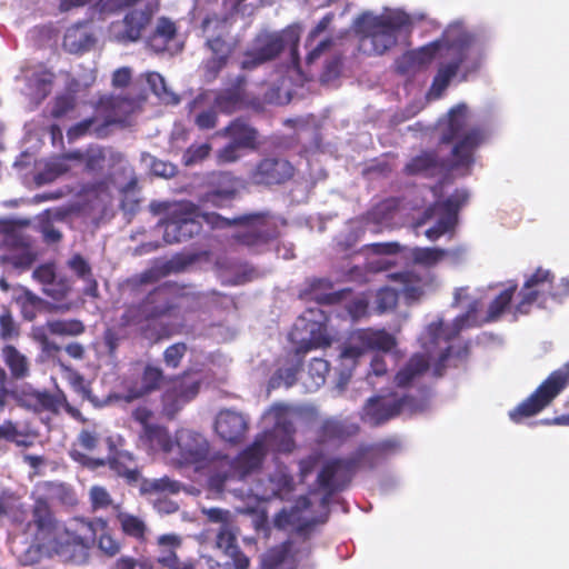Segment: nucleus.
<instances>
[{"label": "nucleus", "instance_id": "1", "mask_svg": "<svg viewBox=\"0 0 569 569\" xmlns=\"http://www.w3.org/2000/svg\"><path fill=\"white\" fill-rule=\"evenodd\" d=\"M440 131L439 142L452 143L450 158L441 159L436 150H423L405 164L403 174L432 178L445 170L470 172L475 152L486 140V131L481 127L468 128V107L465 103L452 107L440 123Z\"/></svg>", "mask_w": 569, "mask_h": 569}, {"label": "nucleus", "instance_id": "2", "mask_svg": "<svg viewBox=\"0 0 569 569\" xmlns=\"http://www.w3.org/2000/svg\"><path fill=\"white\" fill-rule=\"evenodd\" d=\"M27 530L31 533L32 542L38 550L66 560H77L87 556L97 538V529L92 521L76 519L72 527H66L56 518L43 498L34 501Z\"/></svg>", "mask_w": 569, "mask_h": 569}, {"label": "nucleus", "instance_id": "3", "mask_svg": "<svg viewBox=\"0 0 569 569\" xmlns=\"http://www.w3.org/2000/svg\"><path fill=\"white\" fill-rule=\"evenodd\" d=\"M27 530L31 533L32 542L38 550L66 560H77L87 556L97 538V529L92 521L76 519L72 527H66L56 518L43 498L34 501Z\"/></svg>", "mask_w": 569, "mask_h": 569}, {"label": "nucleus", "instance_id": "4", "mask_svg": "<svg viewBox=\"0 0 569 569\" xmlns=\"http://www.w3.org/2000/svg\"><path fill=\"white\" fill-rule=\"evenodd\" d=\"M400 443L396 439H386L378 443L360 447L348 458H335L327 461L317 476V483L325 491L322 503L350 483L355 472L360 469L373 470L382 465L389 455L397 451Z\"/></svg>", "mask_w": 569, "mask_h": 569}, {"label": "nucleus", "instance_id": "5", "mask_svg": "<svg viewBox=\"0 0 569 569\" xmlns=\"http://www.w3.org/2000/svg\"><path fill=\"white\" fill-rule=\"evenodd\" d=\"M204 219L218 228L240 227L232 239L240 246L254 252H261L280 236L279 227L269 211H259L237 216L232 219L218 213L204 214Z\"/></svg>", "mask_w": 569, "mask_h": 569}, {"label": "nucleus", "instance_id": "6", "mask_svg": "<svg viewBox=\"0 0 569 569\" xmlns=\"http://www.w3.org/2000/svg\"><path fill=\"white\" fill-rule=\"evenodd\" d=\"M268 453L266 436H256L251 445L231 459L227 455L218 456L212 461L214 470L210 471L208 483L216 491H223L229 480H243L258 471Z\"/></svg>", "mask_w": 569, "mask_h": 569}, {"label": "nucleus", "instance_id": "7", "mask_svg": "<svg viewBox=\"0 0 569 569\" xmlns=\"http://www.w3.org/2000/svg\"><path fill=\"white\" fill-rule=\"evenodd\" d=\"M428 407L429 395L427 390H422L420 397L390 392L370 398L365 406V415L373 426H379L402 412L415 415L426 411Z\"/></svg>", "mask_w": 569, "mask_h": 569}, {"label": "nucleus", "instance_id": "8", "mask_svg": "<svg viewBox=\"0 0 569 569\" xmlns=\"http://www.w3.org/2000/svg\"><path fill=\"white\" fill-rule=\"evenodd\" d=\"M411 24L408 13L402 10H388L363 22V39L370 40L372 51L382 54L397 43L398 33Z\"/></svg>", "mask_w": 569, "mask_h": 569}, {"label": "nucleus", "instance_id": "9", "mask_svg": "<svg viewBox=\"0 0 569 569\" xmlns=\"http://www.w3.org/2000/svg\"><path fill=\"white\" fill-rule=\"evenodd\" d=\"M569 383V360L552 371L527 399L509 412L513 422H521L542 411Z\"/></svg>", "mask_w": 569, "mask_h": 569}, {"label": "nucleus", "instance_id": "10", "mask_svg": "<svg viewBox=\"0 0 569 569\" xmlns=\"http://www.w3.org/2000/svg\"><path fill=\"white\" fill-rule=\"evenodd\" d=\"M179 309L171 286L163 283L151 290L140 302L124 308V320L141 325L164 317H171Z\"/></svg>", "mask_w": 569, "mask_h": 569}, {"label": "nucleus", "instance_id": "11", "mask_svg": "<svg viewBox=\"0 0 569 569\" xmlns=\"http://www.w3.org/2000/svg\"><path fill=\"white\" fill-rule=\"evenodd\" d=\"M286 42L290 43L292 66L295 69L300 70L299 34L295 31L287 32L284 36L278 33H263L258 36L254 40L253 50L246 54L251 59L242 62L243 68L257 67L274 59L283 50Z\"/></svg>", "mask_w": 569, "mask_h": 569}, {"label": "nucleus", "instance_id": "12", "mask_svg": "<svg viewBox=\"0 0 569 569\" xmlns=\"http://www.w3.org/2000/svg\"><path fill=\"white\" fill-rule=\"evenodd\" d=\"M152 18L153 10L149 4L129 9L121 19L109 24V38L120 44L137 42L151 24Z\"/></svg>", "mask_w": 569, "mask_h": 569}, {"label": "nucleus", "instance_id": "13", "mask_svg": "<svg viewBox=\"0 0 569 569\" xmlns=\"http://www.w3.org/2000/svg\"><path fill=\"white\" fill-rule=\"evenodd\" d=\"M555 274L549 269L538 267L525 281L519 301L515 307V315H528L533 303L543 306L552 299Z\"/></svg>", "mask_w": 569, "mask_h": 569}, {"label": "nucleus", "instance_id": "14", "mask_svg": "<svg viewBox=\"0 0 569 569\" xmlns=\"http://www.w3.org/2000/svg\"><path fill=\"white\" fill-rule=\"evenodd\" d=\"M199 208L192 202H181L171 212L166 223L163 240L167 243L182 242L201 232Z\"/></svg>", "mask_w": 569, "mask_h": 569}, {"label": "nucleus", "instance_id": "15", "mask_svg": "<svg viewBox=\"0 0 569 569\" xmlns=\"http://www.w3.org/2000/svg\"><path fill=\"white\" fill-rule=\"evenodd\" d=\"M177 456L176 461L181 467L193 466L197 470L203 468L210 460V445L208 440L199 432L192 430H181L176 436Z\"/></svg>", "mask_w": 569, "mask_h": 569}, {"label": "nucleus", "instance_id": "16", "mask_svg": "<svg viewBox=\"0 0 569 569\" xmlns=\"http://www.w3.org/2000/svg\"><path fill=\"white\" fill-rule=\"evenodd\" d=\"M295 174L296 168L288 159L268 156L252 167L248 178L254 186L273 187L286 184Z\"/></svg>", "mask_w": 569, "mask_h": 569}, {"label": "nucleus", "instance_id": "17", "mask_svg": "<svg viewBox=\"0 0 569 569\" xmlns=\"http://www.w3.org/2000/svg\"><path fill=\"white\" fill-rule=\"evenodd\" d=\"M201 387V380L191 379L190 370L171 378V387L161 396L162 409L167 417L173 418L181 408L193 400Z\"/></svg>", "mask_w": 569, "mask_h": 569}, {"label": "nucleus", "instance_id": "18", "mask_svg": "<svg viewBox=\"0 0 569 569\" xmlns=\"http://www.w3.org/2000/svg\"><path fill=\"white\" fill-rule=\"evenodd\" d=\"M470 33L461 23H451L443 30L439 39L413 50L415 60L421 67L431 62L437 56L451 54V50L459 43H463L465 38Z\"/></svg>", "mask_w": 569, "mask_h": 569}, {"label": "nucleus", "instance_id": "19", "mask_svg": "<svg viewBox=\"0 0 569 569\" xmlns=\"http://www.w3.org/2000/svg\"><path fill=\"white\" fill-rule=\"evenodd\" d=\"M463 41V43H459L457 48L451 50V54H441L442 58H449L450 61L441 63L433 77L430 92L436 98L441 97L451 79L458 73L461 64L468 59L469 52L476 42V38L470 33Z\"/></svg>", "mask_w": 569, "mask_h": 569}, {"label": "nucleus", "instance_id": "20", "mask_svg": "<svg viewBox=\"0 0 569 569\" xmlns=\"http://www.w3.org/2000/svg\"><path fill=\"white\" fill-rule=\"evenodd\" d=\"M289 408L282 405L273 407L274 425L272 429L258 436H266V443L274 445L277 451L289 453L295 447L296 427L289 413Z\"/></svg>", "mask_w": 569, "mask_h": 569}, {"label": "nucleus", "instance_id": "21", "mask_svg": "<svg viewBox=\"0 0 569 569\" xmlns=\"http://www.w3.org/2000/svg\"><path fill=\"white\" fill-rule=\"evenodd\" d=\"M209 190L200 201L216 208L230 204L238 194V179L228 171L212 172L208 178Z\"/></svg>", "mask_w": 569, "mask_h": 569}, {"label": "nucleus", "instance_id": "22", "mask_svg": "<svg viewBox=\"0 0 569 569\" xmlns=\"http://www.w3.org/2000/svg\"><path fill=\"white\" fill-rule=\"evenodd\" d=\"M166 375L159 366L146 363L141 370L140 380H124L122 399L131 402L144 398L161 389Z\"/></svg>", "mask_w": 569, "mask_h": 569}, {"label": "nucleus", "instance_id": "23", "mask_svg": "<svg viewBox=\"0 0 569 569\" xmlns=\"http://www.w3.org/2000/svg\"><path fill=\"white\" fill-rule=\"evenodd\" d=\"M358 342L342 351L345 358H357L367 350L390 351L397 343L396 338L386 330L361 329L352 337Z\"/></svg>", "mask_w": 569, "mask_h": 569}, {"label": "nucleus", "instance_id": "24", "mask_svg": "<svg viewBox=\"0 0 569 569\" xmlns=\"http://www.w3.org/2000/svg\"><path fill=\"white\" fill-rule=\"evenodd\" d=\"M249 429L248 419L233 410H221L214 422L217 435L226 442L238 445L243 441Z\"/></svg>", "mask_w": 569, "mask_h": 569}, {"label": "nucleus", "instance_id": "25", "mask_svg": "<svg viewBox=\"0 0 569 569\" xmlns=\"http://www.w3.org/2000/svg\"><path fill=\"white\" fill-rule=\"evenodd\" d=\"M216 545L232 561L231 565L236 569H248L250 566L249 558L241 551L237 543V533L233 523L228 527H220Z\"/></svg>", "mask_w": 569, "mask_h": 569}, {"label": "nucleus", "instance_id": "26", "mask_svg": "<svg viewBox=\"0 0 569 569\" xmlns=\"http://www.w3.org/2000/svg\"><path fill=\"white\" fill-rule=\"evenodd\" d=\"M469 194L465 190H456L450 197H448L441 203H433L425 209L421 217L418 219L417 224L421 226L432 219L438 209L453 221L458 222V212L462 206L467 203Z\"/></svg>", "mask_w": 569, "mask_h": 569}, {"label": "nucleus", "instance_id": "27", "mask_svg": "<svg viewBox=\"0 0 569 569\" xmlns=\"http://www.w3.org/2000/svg\"><path fill=\"white\" fill-rule=\"evenodd\" d=\"M333 283L328 278H313L308 287L301 292L307 300H315L319 305L331 306L342 299V291H332Z\"/></svg>", "mask_w": 569, "mask_h": 569}, {"label": "nucleus", "instance_id": "28", "mask_svg": "<svg viewBox=\"0 0 569 569\" xmlns=\"http://www.w3.org/2000/svg\"><path fill=\"white\" fill-rule=\"evenodd\" d=\"M0 356L13 380H24L30 376L31 365L28 357L13 345L6 343L0 350Z\"/></svg>", "mask_w": 569, "mask_h": 569}, {"label": "nucleus", "instance_id": "29", "mask_svg": "<svg viewBox=\"0 0 569 569\" xmlns=\"http://www.w3.org/2000/svg\"><path fill=\"white\" fill-rule=\"evenodd\" d=\"M244 84L246 78L243 76H239L231 88H227L217 94L214 106L221 112L227 114L239 110L243 106L246 99Z\"/></svg>", "mask_w": 569, "mask_h": 569}, {"label": "nucleus", "instance_id": "30", "mask_svg": "<svg viewBox=\"0 0 569 569\" xmlns=\"http://www.w3.org/2000/svg\"><path fill=\"white\" fill-rule=\"evenodd\" d=\"M109 468L117 473L120 478L132 486L141 479V473L134 463V456L126 450L116 451V453L108 458Z\"/></svg>", "mask_w": 569, "mask_h": 569}, {"label": "nucleus", "instance_id": "31", "mask_svg": "<svg viewBox=\"0 0 569 569\" xmlns=\"http://www.w3.org/2000/svg\"><path fill=\"white\" fill-rule=\"evenodd\" d=\"M224 132L240 148L254 149L257 146L258 131L243 118L232 120Z\"/></svg>", "mask_w": 569, "mask_h": 569}, {"label": "nucleus", "instance_id": "32", "mask_svg": "<svg viewBox=\"0 0 569 569\" xmlns=\"http://www.w3.org/2000/svg\"><path fill=\"white\" fill-rule=\"evenodd\" d=\"M429 369V361L425 355H413L395 376L397 387L406 388L412 385Z\"/></svg>", "mask_w": 569, "mask_h": 569}, {"label": "nucleus", "instance_id": "33", "mask_svg": "<svg viewBox=\"0 0 569 569\" xmlns=\"http://www.w3.org/2000/svg\"><path fill=\"white\" fill-rule=\"evenodd\" d=\"M389 279L401 284L402 295L408 303L417 302L423 296L422 279L411 271L390 273Z\"/></svg>", "mask_w": 569, "mask_h": 569}, {"label": "nucleus", "instance_id": "34", "mask_svg": "<svg viewBox=\"0 0 569 569\" xmlns=\"http://www.w3.org/2000/svg\"><path fill=\"white\" fill-rule=\"evenodd\" d=\"M177 36V26L167 17H160L157 26L148 39V44L156 52H163L168 49V44Z\"/></svg>", "mask_w": 569, "mask_h": 569}, {"label": "nucleus", "instance_id": "35", "mask_svg": "<svg viewBox=\"0 0 569 569\" xmlns=\"http://www.w3.org/2000/svg\"><path fill=\"white\" fill-rule=\"evenodd\" d=\"M140 439L148 447L158 448L163 452H170L173 448V441L168 429L160 425L146 426V429L140 433Z\"/></svg>", "mask_w": 569, "mask_h": 569}, {"label": "nucleus", "instance_id": "36", "mask_svg": "<svg viewBox=\"0 0 569 569\" xmlns=\"http://www.w3.org/2000/svg\"><path fill=\"white\" fill-rule=\"evenodd\" d=\"M159 546L169 547L170 550L162 556L158 557V562L168 569H194L191 562H181L174 548L179 547L181 541L176 535H162L158 538Z\"/></svg>", "mask_w": 569, "mask_h": 569}, {"label": "nucleus", "instance_id": "37", "mask_svg": "<svg viewBox=\"0 0 569 569\" xmlns=\"http://www.w3.org/2000/svg\"><path fill=\"white\" fill-rule=\"evenodd\" d=\"M130 326H138L137 322L126 321L124 320V311L119 318V321L107 328L103 332V343L109 352V355H114L118 350L120 343L129 338Z\"/></svg>", "mask_w": 569, "mask_h": 569}, {"label": "nucleus", "instance_id": "38", "mask_svg": "<svg viewBox=\"0 0 569 569\" xmlns=\"http://www.w3.org/2000/svg\"><path fill=\"white\" fill-rule=\"evenodd\" d=\"M20 309L21 317L27 321L37 318L43 300L26 287H20V293L13 298Z\"/></svg>", "mask_w": 569, "mask_h": 569}, {"label": "nucleus", "instance_id": "39", "mask_svg": "<svg viewBox=\"0 0 569 569\" xmlns=\"http://www.w3.org/2000/svg\"><path fill=\"white\" fill-rule=\"evenodd\" d=\"M34 401V408L39 411H48L58 415L66 402V395L63 391L58 390L54 393L48 391L34 390L30 393Z\"/></svg>", "mask_w": 569, "mask_h": 569}, {"label": "nucleus", "instance_id": "40", "mask_svg": "<svg viewBox=\"0 0 569 569\" xmlns=\"http://www.w3.org/2000/svg\"><path fill=\"white\" fill-rule=\"evenodd\" d=\"M348 436L346 426L335 418H328L322 421L316 433V441L320 445L340 441Z\"/></svg>", "mask_w": 569, "mask_h": 569}, {"label": "nucleus", "instance_id": "41", "mask_svg": "<svg viewBox=\"0 0 569 569\" xmlns=\"http://www.w3.org/2000/svg\"><path fill=\"white\" fill-rule=\"evenodd\" d=\"M50 335L58 337H78L86 331L84 323L79 319H53L46 322Z\"/></svg>", "mask_w": 569, "mask_h": 569}, {"label": "nucleus", "instance_id": "42", "mask_svg": "<svg viewBox=\"0 0 569 569\" xmlns=\"http://www.w3.org/2000/svg\"><path fill=\"white\" fill-rule=\"evenodd\" d=\"M117 520L119 521L120 528L126 536L131 537L139 542L146 541V533L148 529L147 525L141 518L128 512H119L117 515Z\"/></svg>", "mask_w": 569, "mask_h": 569}, {"label": "nucleus", "instance_id": "43", "mask_svg": "<svg viewBox=\"0 0 569 569\" xmlns=\"http://www.w3.org/2000/svg\"><path fill=\"white\" fill-rule=\"evenodd\" d=\"M146 82L148 83L150 90L166 104H178L180 98L170 91L166 84L164 78L156 72H147L143 74Z\"/></svg>", "mask_w": 569, "mask_h": 569}, {"label": "nucleus", "instance_id": "44", "mask_svg": "<svg viewBox=\"0 0 569 569\" xmlns=\"http://www.w3.org/2000/svg\"><path fill=\"white\" fill-rule=\"evenodd\" d=\"M517 288V283L510 284L490 302L487 312V319L489 321L499 319L501 315L509 308Z\"/></svg>", "mask_w": 569, "mask_h": 569}, {"label": "nucleus", "instance_id": "45", "mask_svg": "<svg viewBox=\"0 0 569 569\" xmlns=\"http://www.w3.org/2000/svg\"><path fill=\"white\" fill-rule=\"evenodd\" d=\"M21 336V326L14 319L11 310L3 306L0 313V339L2 341H16Z\"/></svg>", "mask_w": 569, "mask_h": 569}, {"label": "nucleus", "instance_id": "46", "mask_svg": "<svg viewBox=\"0 0 569 569\" xmlns=\"http://www.w3.org/2000/svg\"><path fill=\"white\" fill-rule=\"evenodd\" d=\"M6 243L9 247L22 248L23 252L18 257H12L11 261L17 267H30L34 261V254L29 249V242L24 237L18 234H8Z\"/></svg>", "mask_w": 569, "mask_h": 569}, {"label": "nucleus", "instance_id": "47", "mask_svg": "<svg viewBox=\"0 0 569 569\" xmlns=\"http://www.w3.org/2000/svg\"><path fill=\"white\" fill-rule=\"evenodd\" d=\"M448 256V251L441 248H415L412 259L416 263L425 267H433Z\"/></svg>", "mask_w": 569, "mask_h": 569}, {"label": "nucleus", "instance_id": "48", "mask_svg": "<svg viewBox=\"0 0 569 569\" xmlns=\"http://www.w3.org/2000/svg\"><path fill=\"white\" fill-rule=\"evenodd\" d=\"M290 550V541H284L281 545L269 549L262 558V569H277L286 561Z\"/></svg>", "mask_w": 569, "mask_h": 569}, {"label": "nucleus", "instance_id": "49", "mask_svg": "<svg viewBox=\"0 0 569 569\" xmlns=\"http://www.w3.org/2000/svg\"><path fill=\"white\" fill-rule=\"evenodd\" d=\"M179 486L176 481H172L169 477H162L159 479H142L140 483V492L142 495H151L157 492H178Z\"/></svg>", "mask_w": 569, "mask_h": 569}, {"label": "nucleus", "instance_id": "50", "mask_svg": "<svg viewBox=\"0 0 569 569\" xmlns=\"http://www.w3.org/2000/svg\"><path fill=\"white\" fill-rule=\"evenodd\" d=\"M188 352V346L183 341L168 346L162 353V361L168 369H178Z\"/></svg>", "mask_w": 569, "mask_h": 569}, {"label": "nucleus", "instance_id": "51", "mask_svg": "<svg viewBox=\"0 0 569 569\" xmlns=\"http://www.w3.org/2000/svg\"><path fill=\"white\" fill-rule=\"evenodd\" d=\"M398 207L399 200L397 198H387L373 206L368 214L373 222L380 223L392 218V214Z\"/></svg>", "mask_w": 569, "mask_h": 569}, {"label": "nucleus", "instance_id": "52", "mask_svg": "<svg viewBox=\"0 0 569 569\" xmlns=\"http://www.w3.org/2000/svg\"><path fill=\"white\" fill-rule=\"evenodd\" d=\"M54 78H56L54 73L47 69L33 73L32 87H33L34 93L41 100L46 99L50 94Z\"/></svg>", "mask_w": 569, "mask_h": 569}, {"label": "nucleus", "instance_id": "53", "mask_svg": "<svg viewBox=\"0 0 569 569\" xmlns=\"http://www.w3.org/2000/svg\"><path fill=\"white\" fill-rule=\"evenodd\" d=\"M70 167L63 160L48 162L38 173L37 181L39 183H51L62 174L69 171Z\"/></svg>", "mask_w": 569, "mask_h": 569}, {"label": "nucleus", "instance_id": "54", "mask_svg": "<svg viewBox=\"0 0 569 569\" xmlns=\"http://www.w3.org/2000/svg\"><path fill=\"white\" fill-rule=\"evenodd\" d=\"M399 295L398 291L383 287L378 290L376 296V308L379 313H383L389 310H393L398 305Z\"/></svg>", "mask_w": 569, "mask_h": 569}, {"label": "nucleus", "instance_id": "55", "mask_svg": "<svg viewBox=\"0 0 569 569\" xmlns=\"http://www.w3.org/2000/svg\"><path fill=\"white\" fill-rule=\"evenodd\" d=\"M77 99L72 93L59 94L54 98L53 106L51 109V117L54 119H61L70 111L76 108Z\"/></svg>", "mask_w": 569, "mask_h": 569}, {"label": "nucleus", "instance_id": "56", "mask_svg": "<svg viewBox=\"0 0 569 569\" xmlns=\"http://www.w3.org/2000/svg\"><path fill=\"white\" fill-rule=\"evenodd\" d=\"M70 290L71 281L68 277H56L52 283L42 288L43 293L53 300L64 299L69 295Z\"/></svg>", "mask_w": 569, "mask_h": 569}, {"label": "nucleus", "instance_id": "57", "mask_svg": "<svg viewBox=\"0 0 569 569\" xmlns=\"http://www.w3.org/2000/svg\"><path fill=\"white\" fill-rule=\"evenodd\" d=\"M140 327V335L146 340L150 341L151 343H158L164 339L170 338L171 333L167 326L163 325H154L149 322L141 323Z\"/></svg>", "mask_w": 569, "mask_h": 569}, {"label": "nucleus", "instance_id": "58", "mask_svg": "<svg viewBox=\"0 0 569 569\" xmlns=\"http://www.w3.org/2000/svg\"><path fill=\"white\" fill-rule=\"evenodd\" d=\"M84 170L88 172L102 171L106 162L104 150L100 147H90L86 150Z\"/></svg>", "mask_w": 569, "mask_h": 569}, {"label": "nucleus", "instance_id": "59", "mask_svg": "<svg viewBox=\"0 0 569 569\" xmlns=\"http://www.w3.org/2000/svg\"><path fill=\"white\" fill-rule=\"evenodd\" d=\"M457 222L452 218H449L441 212V216L437 220L436 224L427 229L425 234L430 241L438 240L445 233L455 229Z\"/></svg>", "mask_w": 569, "mask_h": 569}, {"label": "nucleus", "instance_id": "60", "mask_svg": "<svg viewBox=\"0 0 569 569\" xmlns=\"http://www.w3.org/2000/svg\"><path fill=\"white\" fill-rule=\"evenodd\" d=\"M207 46L213 56L229 60L234 50V43L226 40L222 36H217L207 40Z\"/></svg>", "mask_w": 569, "mask_h": 569}, {"label": "nucleus", "instance_id": "61", "mask_svg": "<svg viewBox=\"0 0 569 569\" xmlns=\"http://www.w3.org/2000/svg\"><path fill=\"white\" fill-rule=\"evenodd\" d=\"M323 455L320 451L312 452L299 460V478L305 481L320 465Z\"/></svg>", "mask_w": 569, "mask_h": 569}, {"label": "nucleus", "instance_id": "62", "mask_svg": "<svg viewBox=\"0 0 569 569\" xmlns=\"http://www.w3.org/2000/svg\"><path fill=\"white\" fill-rule=\"evenodd\" d=\"M124 101L126 99L118 96H108L99 99L98 109L109 112L106 116V124L117 122V114L113 112V110Z\"/></svg>", "mask_w": 569, "mask_h": 569}, {"label": "nucleus", "instance_id": "63", "mask_svg": "<svg viewBox=\"0 0 569 569\" xmlns=\"http://www.w3.org/2000/svg\"><path fill=\"white\" fill-rule=\"evenodd\" d=\"M67 266L81 280L90 278V276L93 274L91 266L80 253L73 254L68 260Z\"/></svg>", "mask_w": 569, "mask_h": 569}, {"label": "nucleus", "instance_id": "64", "mask_svg": "<svg viewBox=\"0 0 569 569\" xmlns=\"http://www.w3.org/2000/svg\"><path fill=\"white\" fill-rule=\"evenodd\" d=\"M330 370L328 361L321 358H313L309 363V375L316 386L325 383L326 376Z\"/></svg>", "mask_w": 569, "mask_h": 569}]
</instances>
